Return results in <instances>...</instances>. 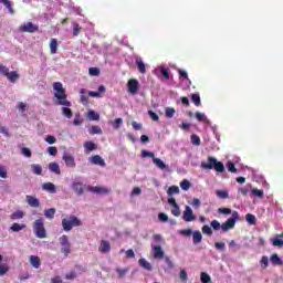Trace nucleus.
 Here are the masks:
<instances>
[{
  "mask_svg": "<svg viewBox=\"0 0 283 283\" xmlns=\"http://www.w3.org/2000/svg\"><path fill=\"white\" fill-rule=\"evenodd\" d=\"M153 163H154V165H156V167H158V169H161V170L167 169V165H165V161L161 160L160 158L155 157L153 159Z\"/></svg>",
  "mask_w": 283,
  "mask_h": 283,
  "instance_id": "nucleus-26",
  "label": "nucleus"
},
{
  "mask_svg": "<svg viewBox=\"0 0 283 283\" xmlns=\"http://www.w3.org/2000/svg\"><path fill=\"white\" fill-rule=\"evenodd\" d=\"M182 220L185 222H193V220H196V216L193 214V210L191 209V207L186 206L182 214Z\"/></svg>",
  "mask_w": 283,
  "mask_h": 283,
  "instance_id": "nucleus-7",
  "label": "nucleus"
},
{
  "mask_svg": "<svg viewBox=\"0 0 283 283\" xmlns=\"http://www.w3.org/2000/svg\"><path fill=\"white\" fill-rule=\"evenodd\" d=\"M90 163L92 165H98V167H105V159H103V157L99 155L92 156L90 158Z\"/></svg>",
  "mask_w": 283,
  "mask_h": 283,
  "instance_id": "nucleus-12",
  "label": "nucleus"
},
{
  "mask_svg": "<svg viewBox=\"0 0 283 283\" xmlns=\"http://www.w3.org/2000/svg\"><path fill=\"white\" fill-rule=\"evenodd\" d=\"M180 187H181V189H184V191H189V189L191 188V182H189V180H187V179H184L180 182Z\"/></svg>",
  "mask_w": 283,
  "mask_h": 283,
  "instance_id": "nucleus-36",
  "label": "nucleus"
},
{
  "mask_svg": "<svg viewBox=\"0 0 283 283\" xmlns=\"http://www.w3.org/2000/svg\"><path fill=\"white\" fill-rule=\"evenodd\" d=\"M19 73H17V71H12L9 72V74L7 75L8 81H10V83H17L18 78H19Z\"/></svg>",
  "mask_w": 283,
  "mask_h": 283,
  "instance_id": "nucleus-25",
  "label": "nucleus"
},
{
  "mask_svg": "<svg viewBox=\"0 0 283 283\" xmlns=\"http://www.w3.org/2000/svg\"><path fill=\"white\" fill-rule=\"evenodd\" d=\"M191 101H192V103H195L196 107H200V105H201L200 94H192Z\"/></svg>",
  "mask_w": 283,
  "mask_h": 283,
  "instance_id": "nucleus-41",
  "label": "nucleus"
},
{
  "mask_svg": "<svg viewBox=\"0 0 283 283\" xmlns=\"http://www.w3.org/2000/svg\"><path fill=\"white\" fill-rule=\"evenodd\" d=\"M156 155L154 153H149L147 150H142V158H153V160L156 158Z\"/></svg>",
  "mask_w": 283,
  "mask_h": 283,
  "instance_id": "nucleus-49",
  "label": "nucleus"
},
{
  "mask_svg": "<svg viewBox=\"0 0 283 283\" xmlns=\"http://www.w3.org/2000/svg\"><path fill=\"white\" fill-rule=\"evenodd\" d=\"M45 140H46V143H49V145H54V143H56V137H54L52 135H48Z\"/></svg>",
  "mask_w": 283,
  "mask_h": 283,
  "instance_id": "nucleus-63",
  "label": "nucleus"
},
{
  "mask_svg": "<svg viewBox=\"0 0 283 283\" xmlns=\"http://www.w3.org/2000/svg\"><path fill=\"white\" fill-rule=\"evenodd\" d=\"M60 244L62 247L61 251L64 253V255H70L71 249H70V239L67 235H62L60 238Z\"/></svg>",
  "mask_w": 283,
  "mask_h": 283,
  "instance_id": "nucleus-5",
  "label": "nucleus"
},
{
  "mask_svg": "<svg viewBox=\"0 0 283 283\" xmlns=\"http://www.w3.org/2000/svg\"><path fill=\"white\" fill-rule=\"evenodd\" d=\"M252 193H253V196H255V198H264V190L254 188V189H252Z\"/></svg>",
  "mask_w": 283,
  "mask_h": 283,
  "instance_id": "nucleus-43",
  "label": "nucleus"
},
{
  "mask_svg": "<svg viewBox=\"0 0 283 283\" xmlns=\"http://www.w3.org/2000/svg\"><path fill=\"white\" fill-rule=\"evenodd\" d=\"M179 234L185 235L186 238H189L190 235L193 234V230H191V229L179 230Z\"/></svg>",
  "mask_w": 283,
  "mask_h": 283,
  "instance_id": "nucleus-46",
  "label": "nucleus"
},
{
  "mask_svg": "<svg viewBox=\"0 0 283 283\" xmlns=\"http://www.w3.org/2000/svg\"><path fill=\"white\" fill-rule=\"evenodd\" d=\"M80 94H81V96H80L81 104L87 105V103H90V99L87 98V95H85V88H82L80 91Z\"/></svg>",
  "mask_w": 283,
  "mask_h": 283,
  "instance_id": "nucleus-31",
  "label": "nucleus"
},
{
  "mask_svg": "<svg viewBox=\"0 0 283 283\" xmlns=\"http://www.w3.org/2000/svg\"><path fill=\"white\" fill-rule=\"evenodd\" d=\"M0 73L3 76H8L10 74V69H8L7 66L0 65Z\"/></svg>",
  "mask_w": 283,
  "mask_h": 283,
  "instance_id": "nucleus-61",
  "label": "nucleus"
},
{
  "mask_svg": "<svg viewBox=\"0 0 283 283\" xmlns=\"http://www.w3.org/2000/svg\"><path fill=\"white\" fill-rule=\"evenodd\" d=\"M50 52L51 54H56V52H59V40H56V38H52L50 40Z\"/></svg>",
  "mask_w": 283,
  "mask_h": 283,
  "instance_id": "nucleus-13",
  "label": "nucleus"
},
{
  "mask_svg": "<svg viewBox=\"0 0 283 283\" xmlns=\"http://www.w3.org/2000/svg\"><path fill=\"white\" fill-rule=\"evenodd\" d=\"M55 213H56V209H54V208L44 210V216H45V218H48V220L54 219Z\"/></svg>",
  "mask_w": 283,
  "mask_h": 283,
  "instance_id": "nucleus-29",
  "label": "nucleus"
},
{
  "mask_svg": "<svg viewBox=\"0 0 283 283\" xmlns=\"http://www.w3.org/2000/svg\"><path fill=\"white\" fill-rule=\"evenodd\" d=\"M201 231L202 233H205V235H209V237L213 235V230H211V227L209 226H203L201 228Z\"/></svg>",
  "mask_w": 283,
  "mask_h": 283,
  "instance_id": "nucleus-42",
  "label": "nucleus"
},
{
  "mask_svg": "<svg viewBox=\"0 0 283 283\" xmlns=\"http://www.w3.org/2000/svg\"><path fill=\"white\" fill-rule=\"evenodd\" d=\"M190 140L192 145L200 146V137L198 135H191Z\"/></svg>",
  "mask_w": 283,
  "mask_h": 283,
  "instance_id": "nucleus-50",
  "label": "nucleus"
},
{
  "mask_svg": "<svg viewBox=\"0 0 283 283\" xmlns=\"http://www.w3.org/2000/svg\"><path fill=\"white\" fill-rule=\"evenodd\" d=\"M73 189L75 192H77V196L83 193V185L81 184H73Z\"/></svg>",
  "mask_w": 283,
  "mask_h": 283,
  "instance_id": "nucleus-45",
  "label": "nucleus"
},
{
  "mask_svg": "<svg viewBox=\"0 0 283 283\" xmlns=\"http://www.w3.org/2000/svg\"><path fill=\"white\" fill-rule=\"evenodd\" d=\"M127 87H128V92L129 94H138V87H139V84H138V80H129L128 83H127Z\"/></svg>",
  "mask_w": 283,
  "mask_h": 283,
  "instance_id": "nucleus-8",
  "label": "nucleus"
},
{
  "mask_svg": "<svg viewBox=\"0 0 283 283\" xmlns=\"http://www.w3.org/2000/svg\"><path fill=\"white\" fill-rule=\"evenodd\" d=\"M168 196H174V193H180V188L178 186H171L167 191Z\"/></svg>",
  "mask_w": 283,
  "mask_h": 283,
  "instance_id": "nucleus-40",
  "label": "nucleus"
},
{
  "mask_svg": "<svg viewBox=\"0 0 283 283\" xmlns=\"http://www.w3.org/2000/svg\"><path fill=\"white\" fill-rule=\"evenodd\" d=\"M218 212L221 213L222 216H230V213L233 214L230 208H219Z\"/></svg>",
  "mask_w": 283,
  "mask_h": 283,
  "instance_id": "nucleus-47",
  "label": "nucleus"
},
{
  "mask_svg": "<svg viewBox=\"0 0 283 283\" xmlns=\"http://www.w3.org/2000/svg\"><path fill=\"white\" fill-rule=\"evenodd\" d=\"M192 242L193 244H200V242H202V233H200V231H195L192 233Z\"/></svg>",
  "mask_w": 283,
  "mask_h": 283,
  "instance_id": "nucleus-24",
  "label": "nucleus"
},
{
  "mask_svg": "<svg viewBox=\"0 0 283 283\" xmlns=\"http://www.w3.org/2000/svg\"><path fill=\"white\" fill-rule=\"evenodd\" d=\"M240 219V214L238 211L232 212V218L228 219L226 222L220 224L218 220H212L210 222V227L213 229V231H220L222 230L223 233H227L231 231V229L235 228V221Z\"/></svg>",
  "mask_w": 283,
  "mask_h": 283,
  "instance_id": "nucleus-2",
  "label": "nucleus"
},
{
  "mask_svg": "<svg viewBox=\"0 0 283 283\" xmlns=\"http://www.w3.org/2000/svg\"><path fill=\"white\" fill-rule=\"evenodd\" d=\"M27 202L29 207H33L34 209H39V207H41V201H39L38 198L32 197L30 195L27 196Z\"/></svg>",
  "mask_w": 283,
  "mask_h": 283,
  "instance_id": "nucleus-11",
  "label": "nucleus"
},
{
  "mask_svg": "<svg viewBox=\"0 0 283 283\" xmlns=\"http://www.w3.org/2000/svg\"><path fill=\"white\" fill-rule=\"evenodd\" d=\"M31 171L35 176H41L43 174V167H41V165H39V164H33V165H31Z\"/></svg>",
  "mask_w": 283,
  "mask_h": 283,
  "instance_id": "nucleus-22",
  "label": "nucleus"
},
{
  "mask_svg": "<svg viewBox=\"0 0 283 283\" xmlns=\"http://www.w3.org/2000/svg\"><path fill=\"white\" fill-rule=\"evenodd\" d=\"M0 178H8V169L4 166H0Z\"/></svg>",
  "mask_w": 283,
  "mask_h": 283,
  "instance_id": "nucleus-62",
  "label": "nucleus"
},
{
  "mask_svg": "<svg viewBox=\"0 0 283 283\" xmlns=\"http://www.w3.org/2000/svg\"><path fill=\"white\" fill-rule=\"evenodd\" d=\"M49 170L52 174H56V176H60V174H61V168L59 167V164H56V163H50Z\"/></svg>",
  "mask_w": 283,
  "mask_h": 283,
  "instance_id": "nucleus-21",
  "label": "nucleus"
},
{
  "mask_svg": "<svg viewBox=\"0 0 283 283\" xmlns=\"http://www.w3.org/2000/svg\"><path fill=\"white\" fill-rule=\"evenodd\" d=\"M214 248L217 249V251H224V249L227 248V243H224V242H216L214 243Z\"/></svg>",
  "mask_w": 283,
  "mask_h": 283,
  "instance_id": "nucleus-54",
  "label": "nucleus"
},
{
  "mask_svg": "<svg viewBox=\"0 0 283 283\" xmlns=\"http://www.w3.org/2000/svg\"><path fill=\"white\" fill-rule=\"evenodd\" d=\"M139 266H142L143 269H146V271H151V263H149L147 260L145 259H139L138 261Z\"/></svg>",
  "mask_w": 283,
  "mask_h": 283,
  "instance_id": "nucleus-28",
  "label": "nucleus"
},
{
  "mask_svg": "<svg viewBox=\"0 0 283 283\" xmlns=\"http://www.w3.org/2000/svg\"><path fill=\"white\" fill-rule=\"evenodd\" d=\"M62 226L64 231H72V220L63 219Z\"/></svg>",
  "mask_w": 283,
  "mask_h": 283,
  "instance_id": "nucleus-33",
  "label": "nucleus"
},
{
  "mask_svg": "<svg viewBox=\"0 0 283 283\" xmlns=\"http://www.w3.org/2000/svg\"><path fill=\"white\" fill-rule=\"evenodd\" d=\"M135 63L140 74H145V72H147V69L145 67V62H143V59L140 57L136 59Z\"/></svg>",
  "mask_w": 283,
  "mask_h": 283,
  "instance_id": "nucleus-19",
  "label": "nucleus"
},
{
  "mask_svg": "<svg viewBox=\"0 0 283 283\" xmlns=\"http://www.w3.org/2000/svg\"><path fill=\"white\" fill-rule=\"evenodd\" d=\"M105 92H106L105 86L101 85L98 87V92L91 91L88 92V96H91L92 98H101V94H105Z\"/></svg>",
  "mask_w": 283,
  "mask_h": 283,
  "instance_id": "nucleus-16",
  "label": "nucleus"
},
{
  "mask_svg": "<svg viewBox=\"0 0 283 283\" xmlns=\"http://www.w3.org/2000/svg\"><path fill=\"white\" fill-rule=\"evenodd\" d=\"M171 213H172V216L178 218V216H180V207L178 205L174 206L172 209H171Z\"/></svg>",
  "mask_w": 283,
  "mask_h": 283,
  "instance_id": "nucleus-59",
  "label": "nucleus"
},
{
  "mask_svg": "<svg viewBox=\"0 0 283 283\" xmlns=\"http://www.w3.org/2000/svg\"><path fill=\"white\" fill-rule=\"evenodd\" d=\"M165 114L167 118H174V114H176V109L174 107H166Z\"/></svg>",
  "mask_w": 283,
  "mask_h": 283,
  "instance_id": "nucleus-38",
  "label": "nucleus"
},
{
  "mask_svg": "<svg viewBox=\"0 0 283 283\" xmlns=\"http://www.w3.org/2000/svg\"><path fill=\"white\" fill-rule=\"evenodd\" d=\"M179 277H180L181 282H187V280H189V274H187V271L181 270L179 273Z\"/></svg>",
  "mask_w": 283,
  "mask_h": 283,
  "instance_id": "nucleus-51",
  "label": "nucleus"
},
{
  "mask_svg": "<svg viewBox=\"0 0 283 283\" xmlns=\"http://www.w3.org/2000/svg\"><path fill=\"white\" fill-rule=\"evenodd\" d=\"M38 31H39V27L32 22H27V23L20 25V32H29L30 34H32Z\"/></svg>",
  "mask_w": 283,
  "mask_h": 283,
  "instance_id": "nucleus-6",
  "label": "nucleus"
},
{
  "mask_svg": "<svg viewBox=\"0 0 283 283\" xmlns=\"http://www.w3.org/2000/svg\"><path fill=\"white\" fill-rule=\"evenodd\" d=\"M122 125H123V118L120 117L116 118L113 123L114 129H119Z\"/></svg>",
  "mask_w": 283,
  "mask_h": 283,
  "instance_id": "nucleus-55",
  "label": "nucleus"
},
{
  "mask_svg": "<svg viewBox=\"0 0 283 283\" xmlns=\"http://www.w3.org/2000/svg\"><path fill=\"white\" fill-rule=\"evenodd\" d=\"M151 249H153L154 258L156 260H163V258H165V251H163V247L153 245Z\"/></svg>",
  "mask_w": 283,
  "mask_h": 283,
  "instance_id": "nucleus-9",
  "label": "nucleus"
},
{
  "mask_svg": "<svg viewBox=\"0 0 283 283\" xmlns=\"http://www.w3.org/2000/svg\"><path fill=\"white\" fill-rule=\"evenodd\" d=\"M217 196H218V198H221L224 200V199L229 198V192H227L226 190H218Z\"/></svg>",
  "mask_w": 283,
  "mask_h": 283,
  "instance_id": "nucleus-52",
  "label": "nucleus"
},
{
  "mask_svg": "<svg viewBox=\"0 0 283 283\" xmlns=\"http://www.w3.org/2000/svg\"><path fill=\"white\" fill-rule=\"evenodd\" d=\"M88 191H92V193H109L112 190L105 187H88Z\"/></svg>",
  "mask_w": 283,
  "mask_h": 283,
  "instance_id": "nucleus-15",
  "label": "nucleus"
},
{
  "mask_svg": "<svg viewBox=\"0 0 283 283\" xmlns=\"http://www.w3.org/2000/svg\"><path fill=\"white\" fill-rule=\"evenodd\" d=\"M23 216H24L23 211L18 210L11 214V220H21Z\"/></svg>",
  "mask_w": 283,
  "mask_h": 283,
  "instance_id": "nucleus-39",
  "label": "nucleus"
},
{
  "mask_svg": "<svg viewBox=\"0 0 283 283\" xmlns=\"http://www.w3.org/2000/svg\"><path fill=\"white\" fill-rule=\"evenodd\" d=\"M88 74H90L91 76H98V74H101V70H99L98 67H91V69L88 70Z\"/></svg>",
  "mask_w": 283,
  "mask_h": 283,
  "instance_id": "nucleus-53",
  "label": "nucleus"
},
{
  "mask_svg": "<svg viewBox=\"0 0 283 283\" xmlns=\"http://www.w3.org/2000/svg\"><path fill=\"white\" fill-rule=\"evenodd\" d=\"M245 220H247L248 224H255V222H256L255 216H253L251 213H248L245 216Z\"/></svg>",
  "mask_w": 283,
  "mask_h": 283,
  "instance_id": "nucleus-44",
  "label": "nucleus"
},
{
  "mask_svg": "<svg viewBox=\"0 0 283 283\" xmlns=\"http://www.w3.org/2000/svg\"><path fill=\"white\" fill-rule=\"evenodd\" d=\"M157 72H160L163 78H165L166 81H169L170 76H169V69L165 67V66H160Z\"/></svg>",
  "mask_w": 283,
  "mask_h": 283,
  "instance_id": "nucleus-27",
  "label": "nucleus"
},
{
  "mask_svg": "<svg viewBox=\"0 0 283 283\" xmlns=\"http://www.w3.org/2000/svg\"><path fill=\"white\" fill-rule=\"evenodd\" d=\"M88 133L94 136L95 134H103V129H101V126H92L88 130Z\"/></svg>",
  "mask_w": 283,
  "mask_h": 283,
  "instance_id": "nucleus-35",
  "label": "nucleus"
},
{
  "mask_svg": "<svg viewBox=\"0 0 283 283\" xmlns=\"http://www.w3.org/2000/svg\"><path fill=\"white\" fill-rule=\"evenodd\" d=\"M84 149L85 154H90L91 151L98 149V146L94 142H85Z\"/></svg>",
  "mask_w": 283,
  "mask_h": 283,
  "instance_id": "nucleus-17",
  "label": "nucleus"
},
{
  "mask_svg": "<svg viewBox=\"0 0 283 283\" xmlns=\"http://www.w3.org/2000/svg\"><path fill=\"white\" fill-rule=\"evenodd\" d=\"M272 244L273 247H283V240L280 239V237L277 235L276 238L273 239Z\"/></svg>",
  "mask_w": 283,
  "mask_h": 283,
  "instance_id": "nucleus-56",
  "label": "nucleus"
},
{
  "mask_svg": "<svg viewBox=\"0 0 283 283\" xmlns=\"http://www.w3.org/2000/svg\"><path fill=\"white\" fill-rule=\"evenodd\" d=\"M227 169L230 174H238V168H235V164H233V161H228Z\"/></svg>",
  "mask_w": 283,
  "mask_h": 283,
  "instance_id": "nucleus-34",
  "label": "nucleus"
},
{
  "mask_svg": "<svg viewBox=\"0 0 283 283\" xmlns=\"http://www.w3.org/2000/svg\"><path fill=\"white\" fill-rule=\"evenodd\" d=\"M30 260V264L31 266H33V269H41V258L36 256V255H31L29 258Z\"/></svg>",
  "mask_w": 283,
  "mask_h": 283,
  "instance_id": "nucleus-14",
  "label": "nucleus"
},
{
  "mask_svg": "<svg viewBox=\"0 0 283 283\" xmlns=\"http://www.w3.org/2000/svg\"><path fill=\"white\" fill-rule=\"evenodd\" d=\"M42 189L49 193H56V186L52 182H45L42 185Z\"/></svg>",
  "mask_w": 283,
  "mask_h": 283,
  "instance_id": "nucleus-18",
  "label": "nucleus"
},
{
  "mask_svg": "<svg viewBox=\"0 0 283 283\" xmlns=\"http://www.w3.org/2000/svg\"><path fill=\"white\" fill-rule=\"evenodd\" d=\"M158 219L160 220V222H167L169 220V217L166 213L161 212L158 214Z\"/></svg>",
  "mask_w": 283,
  "mask_h": 283,
  "instance_id": "nucleus-64",
  "label": "nucleus"
},
{
  "mask_svg": "<svg viewBox=\"0 0 283 283\" xmlns=\"http://www.w3.org/2000/svg\"><path fill=\"white\" fill-rule=\"evenodd\" d=\"M48 154H50V156H56V154H59V149L55 146H50L48 148Z\"/></svg>",
  "mask_w": 283,
  "mask_h": 283,
  "instance_id": "nucleus-58",
  "label": "nucleus"
},
{
  "mask_svg": "<svg viewBox=\"0 0 283 283\" xmlns=\"http://www.w3.org/2000/svg\"><path fill=\"white\" fill-rule=\"evenodd\" d=\"M87 118L90 120H101V115L98 113L94 112V111H90L87 113Z\"/></svg>",
  "mask_w": 283,
  "mask_h": 283,
  "instance_id": "nucleus-32",
  "label": "nucleus"
},
{
  "mask_svg": "<svg viewBox=\"0 0 283 283\" xmlns=\"http://www.w3.org/2000/svg\"><path fill=\"white\" fill-rule=\"evenodd\" d=\"M81 224H83V222L78 218L72 217V227H81Z\"/></svg>",
  "mask_w": 283,
  "mask_h": 283,
  "instance_id": "nucleus-60",
  "label": "nucleus"
},
{
  "mask_svg": "<svg viewBox=\"0 0 283 283\" xmlns=\"http://www.w3.org/2000/svg\"><path fill=\"white\" fill-rule=\"evenodd\" d=\"M200 277H201V283L211 282V276L207 272H201Z\"/></svg>",
  "mask_w": 283,
  "mask_h": 283,
  "instance_id": "nucleus-37",
  "label": "nucleus"
},
{
  "mask_svg": "<svg viewBox=\"0 0 283 283\" xmlns=\"http://www.w3.org/2000/svg\"><path fill=\"white\" fill-rule=\"evenodd\" d=\"M270 261L272 262L273 266H282L283 264L282 259L279 258L277 254H272Z\"/></svg>",
  "mask_w": 283,
  "mask_h": 283,
  "instance_id": "nucleus-23",
  "label": "nucleus"
},
{
  "mask_svg": "<svg viewBox=\"0 0 283 283\" xmlns=\"http://www.w3.org/2000/svg\"><path fill=\"white\" fill-rule=\"evenodd\" d=\"M25 224L24 223H13L10 227V231H12V233H19V231H23V229H25Z\"/></svg>",
  "mask_w": 283,
  "mask_h": 283,
  "instance_id": "nucleus-20",
  "label": "nucleus"
},
{
  "mask_svg": "<svg viewBox=\"0 0 283 283\" xmlns=\"http://www.w3.org/2000/svg\"><path fill=\"white\" fill-rule=\"evenodd\" d=\"M82 30H83V28H81V25L74 24L73 25V36H78L81 34Z\"/></svg>",
  "mask_w": 283,
  "mask_h": 283,
  "instance_id": "nucleus-48",
  "label": "nucleus"
},
{
  "mask_svg": "<svg viewBox=\"0 0 283 283\" xmlns=\"http://www.w3.org/2000/svg\"><path fill=\"white\" fill-rule=\"evenodd\" d=\"M52 103L56 106H62V114L66 116V118H72V109H70L72 103L67 101V93L65 91V87H63V83L54 82L52 84Z\"/></svg>",
  "mask_w": 283,
  "mask_h": 283,
  "instance_id": "nucleus-1",
  "label": "nucleus"
},
{
  "mask_svg": "<svg viewBox=\"0 0 283 283\" xmlns=\"http://www.w3.org/2000/svg\"><path fill=\"white\" fill-rule=\"evenodd\" d=\"M261 266L262 269H269V256H262Z\"/></svg>",
  "mask_w": 283,
  "mask_h": 283,
  "instance_id": "nucleus-57",
  "label": "nucleus"
},
{
  "mask_svg": "<svg viewBox=\"0 0 283 283\" xmlns=\"http://www.w3.org/2000/svg\"><path fill=\"white\" fill-rule=\"evenodd\" d=\"M195 116L199 123H209V118H207V115H205V113L197 112Z\"/></svg>",
  "mask_w": 283,
  "mask_h": 283,
  "instance_id": "nucleus-30",
  "label": "nucleus"
},
{
  "mask_svg": "<svg viewBox=\"0 0 283 283\" xmlns=\"http://www.w3.org/2000/svg\"><path fill=\"white\" fill-rule=\"evenodd\" d=\"M99 253H109L112 251V244H109V241L102 240L98 248Z\"/></svg>",
  "mask_w": 283,
  "mask_h": 283,
  "instance_id": "nucleus-10",
  "label": "nucleus"
},
{
  "mask_svg": "<svg viewBox=\"0 0 283 283\" xmlns=\"http://www.w3.org/2000/svg\"><path fill=\"white\" fill-rule=\"evenodd\" d=\"M201 169H214L217 174H224V164H222V161H218L216 157H208V163H201Z\"/></svg>",
  "mask_w": 283,
  "mask_h": 283,
  "instance_id": "nucleus-3",
  "label": "nucleus"
},
{
  "mask_svg": "<svg viewBox=\"0 0 283 283\" xmlns=\"http://www.w3.org/2000/svg\"><path fill=\"white\" fill-rule=\"evenodd\" d=\"M33 231L36 238L43 240V238H48V232L45 230V223L43 222V218L36 219L33 222Z\"/></svg>",
  "mask_w": 283,
  "mask_h": 283,
  "instance_id": "nucleus-4",
  "label": "nucleus"
}]
</instances>
